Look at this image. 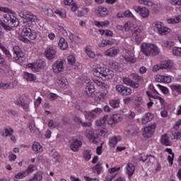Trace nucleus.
Instances as JSON below:
<instances>
[{"mask_svg": "<svg viewBox=\"0 0 181 181\" xmlns=\"http://www.w3.org/2000/svg\"><path fill=\"white\" fill-rule=\"evenodd\" d=\"M160 66H161V70H163V69H170L171 67H173V62L170 61H163L160 64Z\"/></svg>", "mask_w": 181, "mask_h": 181, "instance_id": "473e14b6", "label": "nucleus"}, {"mask_svg": "<svg viewBox=\"0 0 181 181\" xmlns=\"http://www.w3.org/2000/svg\"><path fill=\"white\" fill-rule=\"evenodd\" d=\"M85 52L88 56L90 59H95V52L93 51V48L91 46H86L84 48Z\"/></svg>", "mask_w": 181, "mask_h": 181, "instance_id": "c756f323", "label": "nucleus"}, {"mask_svg": "<svg viewBox=\"0 0 181 181\" xmlns=\"http://www.w3.org/2000/svg\"><path fill=\"white\" fill-rule=\"evenodd\" d=\"M74 121L75 122H77V124H82L83 127H91L92 125L90 122L82 123L81 120L78 117H74Z\"/></svg>", "mask_w": 181, "mask_h": 181, "instance_id": "5fc2aeb1", "label": "nucleus"}, {"mask_svg": "<svg viewBox=\"0 0 181 181\" xmlns=\"http://www.w3.org/2000/svg\"><path fill=\"white\" fill-rule=\"evenodd\" d=\"M95 14L99 18H104V16H107V15H108V9L105 7H98L95 9Z\"/></svg>", "mask_w": 181, "mask_h": 181, "instance_id": "aec40b11", "label": "nucleus"}, {"mask_svg": "<svg viewBox=\"0 0 181 181\" xmlns=\"http://www.w3.org/2000/svg\"><path fill=\"white\" fill-rule=\"evenodd\" d=\"M37 37V33L30 29V27L26 25L23 26L21 32L18 35V39L24 43H29L30 40H35Z\"/></svg>", "mask_w": 181, "mask_h": 181, "instance_id": "7ed1b4c3", "label": "nucleus"}, {"mask_svg": "<svg viewBox=\"0 0 181 181\" xmlns=\"http://www.w3.org/2000/svg\"><path fill=\"white\" fill-rule=\"evenodd\" d=\"M123 83L126 86H129L130 87H133V88H138L139 87V83H134L131 78L126 77L123 78Z\"/></svg>", "mask_w": 181, "mask_h": 181, "instance_id": "b1692460", "label": "nucleus"}, {"mask_svg": "<svg viewBox=\"0 0 181 181\" xmlns=\"http://www.w3.org/2000/svg\"><path fill=\"white\" fill-rule=\"evenodd\" d=\"M56 30L58 33L63 35V36H67V31L64 30V28H63V26L57 25L56 27Z\"/></svg>", "mask_w": 181, "mask_h": 181, "instance_id": "de8ad7c7", "label": "nucleus"}, {"mask_svg": "<svg viewBox=\"0 0 181 181\" xmlns=\"http://www.w3.org/2000/svg\"><path fill=\"white\" fill-rule=\"evenodd\" d=\"M160 142L164 146H172V141L169 139V136H168V134H164L161 136Z\"/></svg>", "mask_w": 181, "mask_h": 181, "instance_id": "c85d7f7f", "label": "nucleus"}, {"mask_svg": "<svg viewBox=\"0 0 181 181\" xmlns=\"http://www.w3.org/2000/svg\"><path fill=\"white\" fill-rule=\"evenodd\" d=\"M13 134V129H12L11 128H8V129H4L2 132H1V135L2 136H11V135H12Z\"/></svg>", "mask_w": 181, "mask_h": 181, "instance_id": "a19ab883", "label": "nucleus"}, {"mask_svg": "<svg viewBox=\"0 0 181 181\" xmlns=\"http://www.w3.org/2000/svg\"><path fill=\"white\" fill-rule=\"evenodd\" d=\"M139 4L145 5L146 6H152L153 5V3L149 0H139Z\"/></svg>", "mask_w": 181, "mask_h": 181, "instance_id": "4d7b16f0", "label": "nucleus"}, {"mask_svg": "<svg viewBox=\"0 0 181 181\" xmlns=\"http://www.w3.org/2000/svg\"><path fill=\"white\" fill-rule=\"evenodd\" d=\"M26 69H30L32 71H40L43 69L42 62L29 63L26 65Z\"/></svg>", "mask_w": 181, "mask_h": 181, "instance_id": "2eb2a0df", "label": "nucleus"}, {"mask_svg": "<svg viewBox=\"0 0 181 181\" xmlns=\"http://www.w3.org/2000/svg\"><path fill=\"white\" fill-rule=\"evenodd\" d=\"M155 129H156V124H152L144 127V132L143 133L144 136L146 138H151L153 134H155Z\"/></svg>", "mask_w": 181, "mask_h": 181, "instance_id": "f8f14e48", "label": "nucleus"}, {"mask_svg": "<svg viewBox=\"0 0 181 181\" xmlns=\"http://www.w3.org/2000/svg\"><path fill=\"white\" fill-rule=\"evenodd\" d=\"M107 115L103 116L102 118L97 119L95 122V124L96 127H104L107 124Z\"/></svg>", "mask_w": 181, "mask_h": 181, "instance_id": "2f4dec72", "label": "nucleus"}, {"mask_svg": "<svg viewBox=\"0 0 181 181\" xmlns=\"http://www.w3.org/2000/svg\"><path fill=\"white\" fill-rule=\"evenodd\" d=\"M170 88L172 91H176L178 94H181V85L179 84H175L171 85Z\"/></svg>", "mask_w": 181, "mask_h": 181, "instance_id": "8fccbe9b", "label": "nucleus"}, {"mask_svg": "<svg viewBox=\"0 0 181 181\" xmlns=\"http://www.w3.org/2000/svg\"><path fill=\"white\" fill-rule=\"evenodd\" d=\"M143 29L144 28H142V26L135 25L134 28H133L132 31L133 37H136L139 35H141V32H142Z\"/></svg>", "mask_w": 181, "mask_h": 181, "instance_id": "c9c22d12", "label": "nucleus"}, {"mask_svg": "<svg viewBox=\"0 0 181 181\" xmlns=\"http://www.w3.org/2000/svg\"><path fill=\"white\" fill-rule=\"evenodd\" d=\"M28 176V173L26 171L20 172L15 175L16 179H23Z\"/></svg>", "mask_w": 181, "mask_h": 181, "instance_id": "864d4df0", "label": "nucleus"}, {"mask_svg": "<svg viewBox=\"0 0 181 181\" xmlns=\"http://www.w3.org/2000/svg\"><path fill=\"white\" fill-rule=\"evenodd\" d=\"M132 9H134L136 13H138L142 19H146V18H149V9L147 8L134 5L133 6Z\"/></svg>", "mask_w": 181, "mask_h": 181, "instance_id": "0eeeda50", "label": "nucleus"}, {"mask_svg": "<svg viewBox=\"0 0 181 181\" xmlns=\"http://www.w3.org/2000/svg\"><path fill=\"white\" fill-rule=\"evenodd\" d=\"M135 172V165H134L133 163H129L126 165V173L128 175L129 177L131 178V177L134 175V173Z\"/></svg>", "mask_w": 181, "mask_h": 181, "instance_id": "5701e85b", "label": "nucleus"}, {"mask_svg": "<svg viewBox=\"0 0 181 181\" xmlns=\"http://www.w3.org/2000/svg\"><path fill=\"white\" fill-rule=\"evenodd\" d=\"M103 113V109L100 107H96L92 111L86 112L85 113V117L87 118V119H89V121H91L94 119L95 117H98L100 114Z\"/></svg>", "mask_w": 181, "mask_h": 181, "instance_id": "6e6552de", "label": "nucleus"}, {"mask_svg": "<svg viewBox=\"0 0 181 181\" xmlns=\"http://www.w3.org/2000/svg\"><path fill=\"white\" fill-rule=\"evenodd\" d=\"M110 104L112 108H118L119 107V100H112Z\"/></svg>", "mask_w": 181, "mask_h": 181, "instance_id": "13d9d810", "label": "nucleus"}, {"mask_svg": "<svg viewBox=\"0 0 181 181\" xmlns=\"http://www.w3.org/2000/svg\"><path fill=\"white\" fill-rule=\"evenodd\" d=\"M118 53H119V49H118L117 47H112L107 49L104 52V55L107 56V57H115V56H117V54H118Z\"/></svg>", "mask_w": 181, "mask_h": 181, "instance_id": "f3484780", "label": "nucleus"}, {"mask_svg": "<svg viewBox=\"0 0 181 181\" xmlns=\"http://www.w3.org/2000/svg\"><path fill=\"white\" fill-rule=\"evenodd\" d=\"M124 28L126 32H131V31L133 32L134 28H135V24L129 21L124 24Z\"/></svg>", "mask_w": 181, "mask_h": 181, "instance_id": "4c0bfd02", "label": "nucleus"}, {"mask_svg": "<svg viewBox=\"0 0 181 181\" xmlns=\"http://www.w3.org/2000/svg\"><path fill=\"white\" fill-rule=\"evenodd\" d=\"M50 160V165H56L57 162H59V153L57 152H54L52 155V157Z\"/></svg>", "mask_w": 181, "mask_h": 181, "instance_id": "ea45409f", "label": "nucleus"}, {"mask_svg": "<svg viewBox=\"0 0 181 181\" xmlns=\"http://www.w3.org/2000/svg\"><path fill=\"white\" fill-rule=\"evenodd\" d=\"M176 43L174 41L172 40H163L162 46L163 47H165V49H172L173 46H175Z\"/></svg>", "mask_w": 181, "mask_h": 181, "instance_id": "f704fd0d", "label": "nucleus"}, {"mask_svg": "<svg viewBox=\"0 0 181 181\" xmlns=\"http://www.w3.org/2000/svg\"><path fill=\"white\" fill-rule=\"evenodd\" d=\"M83 158L85 160H90V159H91V153L88 151H85L83 153Z\"/></svg>", "mask_w": 181, "mask_h": 181, "instance_id": "0e129e2a", "label": "nucleus"}, {"mask_svg": "<svg viewBox=\"0 0 181 181\" xmlns=\"http://www.w3.org/2000/svg\"><path fill=\"white\" fill-rule=\"evenodd\" d=\"M123 59L127 63H135L136 59H135V54L132 51L125 49L123 54Z\"/></svg>", "mask_w": 181, "mask_h": 181, "instance_id": "9b49d317", "label": "nucleus"}, {"mask_svg": "<svg viewBox=\"0 0 181 181\" xmlns=\"http://www.w3.org/2000/svg\"><path fill=\"white\" fill-rule=\"evenodd\" d=\"M93 82L95 83V84H96V86H98L99 87H107V84L103 83V81H99L98 79H93Z\"/></svg>", "mask_w": 181, "mask_h": 181, "instance_id": "e2e57ef3", "label": "nucleus"}, {"mask_svg": "<svg viewBox=\"0 0 181 181\" xmlns=\"http://www.w3.org/2000/svg\"><path fill=\"white\" fill-rule=\"evenodd\" d=\"M170 4L174 6H181V0H170Z\"/></svg>", "mask_w": 181, "mask_h": 181, "instance_id": "774afa93", "label": "nucleus"}, {"mask_svg": "<svg viewBox=\"0 0 181 181\" xmlns=\"http://www.w3.org/2000/svg\"><path fill=\"white\" fill-rule=\"evenodd\" d=\"M110 21H95L94 25L95 26H97V28H107V26H110Z\"/></svg>", "mask_w": 181, "mask_h": 181, "instance_id": "e433bc0d", "label": "nucleus"}, {"mask_svg": "<svg viewBox=\"0 0 181 181\" xmlns=\"http://www.w3.org/2000/svg\"><path fill=\"white\" fill-rule=\"evenodd\" d=\"M159 35H168V33H170V29L167 27H163L161 30H159Z\"/></svg>", "mask_w": 181, "mask_h": 181, "instance_id": "6e6d98bb", "label": "nucleus"}, {"mask_svg": "<svg viewBox=\"0 0 181 181\" xmlns=\"http://www.w3.org/2000/svg\"><path fill=\"white\" fill-rule=\"evenodd\" d=\"M165 152H168L169 153V156H168V161L170 165V166H173V160H175V153L172 151V148H166L165 150Z\"/></svg>", "mask_w": 181, "mask_h": 181, "instance_id": "bb28decb", "label": "nucleus"}, {"mask_svg": "<svg viewBox=\"0 0 181 181\" xmlns=\"http://www.w3.org/2000/svg\"><path fill=\"white\" fill-rule=\"evenodd\" d=\"M85 83L86 84V94H93L94 91H95V89L94 88V84H93V82L90 81V80L86 79L85 81Z\"/></svg>", "mask_w": 181, "mask_h": 181, "instance_id": "4be33fe9", "label": "nucleus"}, {"mask_svg": "<svg viewBox=\"0 0 181 181\" xmlns=\"http://www.w3.org/2000/svg\"><path fill=\"white\" fill-rule=\"evenodd\" d=\"M81 145H83L81 141L76 138H72L70 140V148L71 151H73V152H78V148L80 146H81Z\"/></svg>", "mask_w": 181, "mask_h": 181, "instance_id": "4468645a", "label": "nucleus"}, {"mask_svg": "<svg viewBox=\"0 0 181 181\" xmlns=\"http://www.w3.org/2000/svg\"><path fill=\"white\" fill-rule=\"evenodd\" d=\"M35 169H36V167L35 165H30L26 169L25 173H27V175H29V173H33Z\"/></svg>", "mask_w": 181, "mask_h": 181, "instance_id": "338daca9", "label": "nucleus"}, {"mask_svg": "<svg viewBox=\"0 0 181 181\" xmlns=\"http://www.w3.org/2000/svg\"><path fill=\"white\" fill-rule=\"evenodd\" d=\"M16 86V82L13 80L7 83H0V90H8L9 88H13Z\"/></svg>", "mask_w": 181, "mask_h": 181, "instance_id": "412c9836", "label": "nucleus"}, {"mask_svg": "<svg viewBox=\"0 0 181 181\" xmlns=\"http://www.w3.org/2000/svg\"><path fill=\"white\" fill-rule=\"evenodd\" d=\"M156 81L157 83H171L172 82V78L170 76H162V75H157L156 76Z\"/></svg>", "mask_w": 181, "mask_h": 181, "instance_id": "6ab92c4d", "label": "nucleus"}, {"mask_svg": "<svg viewBox=\"0 0 181 181\" xmlns=\"http://www.w3.org/2000/svg\"><path fill=\"white\" fill-rule=\"evenodd\" d=\"M109 66L111 67V69H113L114 70H119L121 69V65L119 64V63L115 61H111L109 63Z\"/></svg>", "mask_w": 181, "mask_h": 181, "instance_id": "37998d69", "label": "nucleus"}, {"mask_svg": "<svg viewBox=\"0 0 181 181\" xmlns=\"http://www.w3.org/2000/svg\"><path fill=\"white\" fill-rule=\"evenodd\" d=\"M108 131L107 129H102L100 130L88 129L85 132V136L92 142V144H97L98 142V136H105Z\"/></svg>", "mask_w": 181, "mask_h": 181, "instance_id": "39448f33", "label": "nucleus"}, {"mask_svg": "<svg viewBox=\"0 0 181 181\" xmlns=\"http://www.w3.org/2000/svg\"><path fill=\"white\" fill-rule=\"evenodd\" d=\"M23 78L26 80V81H36V75L33 74H30L29 72H24Z\"/></svg>", "mask_w": 181, "mask_h": 181, "instance_id": "7c9ffc66", "label": "nucleus"}, {"mask_svg": "<svg viewBox=\"0 0 181 181\" xmlns=\"http://www.w3.org/2000/svg\"><path fill=\"white\" fill-rule=\"evenodd\" d=\"M69 64H71L74 69H76V57L74 55H69L67 57Z\"/></svg>", "mask_w": 181, "mask_h": 181, "instance_id": "79ce46f5", "label": "nucleus"}, {"mask_svg": "<svg viewBox=\"0 0 181 181\" xmlns=\"http://www.w3.org/2000/svg\"><path fill=\"white\" fill-rule=\"evenodd\" d=\"M56 53H57V52L56 51L54 45H49L45 52V56L49 59V60L54 59V57H56Z\"/></svg>", "mask_w": 181, "mask_h": 181, "instance_id": "ddd939ff", "label": "nucleus"}, {"mask_svg": "<svg viewBox=\"0 0 181 181\" xmlns=\"http://www.w3.org/2000/svg\"><path fill=\"white\" fill-rule=\"evenodd\" d=\"M134 104H135L136 105H142V104H144V99H142V97H141V96H137V97L135 98Z\"/></svg>", "mask_w": 181, "mask_h": 181, "instance_id": "052dcab7", "label": "nucleus"}, {"mask_svg": "<svg viewBox=\"0 0 181 181\" xmlns=\"http://www.w3.org/2000/svg\"><path fill=\"white\" fill-rule=\"evenodd\" d=\"M122 121V117L121 115L115 114L110 117H107V122L110 127H115L118 122H121Z\"/></svg>", "mask_w": 181, "mask_h": 181, "instance_id": "9d476101", "label": "nucleus"}, {"mask_svg": "<svg viewBox=\"0 0 181 181\" xmlns=\"http://www.w3.org/2000/svg\"><path fill=\"white\" fill-rule=\"evenodd\" d=\"M43 180V173H37L34 175L33 178L28 180V181H42Z\"/></svg>", "mask_w": 181, "mask_h": 181, "instance_id": "58836bf2", "label": "nucleus"}, {"mask_svg": "<svg viewBox=\"0 0 181 181\" xmlns=\"http://www.w3.org/2000/svg\"><path fill=\"white\" fill-rule=\"evenodd\" d=\"M58 47L61 50H67L69 49V43L63 37H61L58 42Z\"/></svg>", "mask_w": 181, "mask_h": 181, "instance_id": "cd10ccee", "label": "nucleus"}, {"mask_svg": "<svg viewBox=\"0 0 181 181\" xmlns=\"http://www.w3.org/2000/svg\"><path fill=\"white\" fill-rule=\"evenodd\" d=\"M157 87L160 88V90L162 91V93H163V94H168V93H169V89L162 85L158 84Z\"/></svg>", "mask_w": 181, "mask_h": 181, "instance_id": "69168bd1", "label": "nucleus"}, {"mask_svg": "<svg viewBox=\"0 0 181 181\" xmlns=\"http://www.w3.org/2000/svg\"><path fill=\"white\" fill-rule=\"evenodd\" d=\"M122 139V138L120 136H115L110 138L109 141V146H110V148H115L117 144L121 141Z\"/></svg>", "mask_w": 181, "mask_h": 181, "instance_id": "393cba45", "label": "nucleus"}, {"mask_svg": "<svg viewBox=\"0 0 181 181\" xmlns=\"http://www.w3.org/2000/svg\"><path fill=\"white\" fill-rule=\"evenodd\" d=\"M18 15L20 18H22L24 26H28V28H32L34 23L38 21L37 16L30 11H20Z\"/></svg>", "mask_w": 181, "mask_h": 181, "instance_id": "423d86ee", "label": "nucleus"}, {"mask_svg": "<svg viewBox=\"0 0 181 181\" xmlns=\"http://www.w3.org/2000/svg\"><path fill=\"white\" fill-rule=\"evenodd\" d=\"M14 53L17 56L16 62L18 63H22L25 60V53L19 49V47H14Z\"/></svg>", "mask_w": 181, "mask_h": 181, "instance_id": "a211bd4d", "label": "nucleus"}, {"mask_svg": "<svg viewBox=\"0 0 181 181\" xmlns=\"http://www.w3.org/2000/svg\"><path fill=\"white\" fill-rule=\"evenodd\" d=\"M180 21H181L180 16H177L175 18L167 19L168 23H170V24L180 23Z\"/></svg>", "mask_w": 181, "mask_h": 181, "instance_id": "a18cd8bd", "label": "nucleus"}, {"mask_svg": "<svg viewBox=\"0 0 181 181\" xmlns=\"http://www.w3.org/2000/svg\"><path fill=\"white\" fill-rule=\"evenodd\" d=\"M52 70L56 74L64 71V61L58 60L52 64Z\"/></svg>", "mask_w": 181, "mask_h": 181, "instance_id": "1a4fd4ad", "label": "nucleus"}, {"mask_svg": "<svg viewBox=\"0 0 181 181\" xmlns=\"http://www.w3.org/2000/svg\"><path fill=\"white\" fill-rule=\"evenodd\" d=\"M32 150L35 153H42L43 152V147L40 145V143L35 141L32 146Z\"/></svg>", "mask_w": 181, "mask_h": 181, "instance_id": "a878e982", "label": "nucleus"}, {"mask_svg": "<svg viewBox=\"0 0 181 181\" xmlns=\"http://www.w3.org/2000/svg\"><path fill=\"white\" fill-rule=\"evenodd\" d=\"M112 42L109 40H103L100 43L98 44L99 47H105V46H111Z\"/></svg>", "mask_w": 181, "mask_h": 181, "instance_id": "c03bdc74", "label": "nucleus"}, {"mask_svg": "<svg viewBox=\"0 0 181 181\" xmlns=\"http://www.w3.org/2000/svg\"><path fill=\"white\" fill-rule=\"evenodd\" d=\"M141 50L147 57L156 56L160 53L159 47L152 43L143 42L141 45Z\"/></svg>", "mask_w": 181, "mask_h": 181, "instance_id": "20e7f679", "label": "nucleus"}, {"mask_svg": "<svg viewBox=\"0 0 181 181\" xmlns=\"http://www.w3.org/2000/svg\"><path fill=\"white\" fill-rule=\"evenodd\" d=\"M124 18H130L133 21H136V17L134 16L132 11L127 10L124 11Z\"/></svg>", "mask_w": 181, "mask_h": 181, "instance_id": "3c124183", "label": "nucleus"}, {"mask_svg": "<svg viewBox=\"0 0 181 181\" xmlns=\"http://www.w3.org/2000/svg\"><path fill=\"white\" fill-rule=\"evenodd\" d=\"M173 56H177V57H181V47H175L173 49Z\"/></svg>", "mask_w": 181, "mask_h": 181, "instance_id": "603ef678", "label": "nucleus"}, {"mask_svg": "<svg viewBox=\"0 0 181 181\" xmlns=\"http://www.w3.org/2000/svg\"><path fill=\"white\" fill-rule=\"evenodd\" d=\"M29 129L31 134H36L37 132V127H36L35 122L29 123Z\"/></svg>", "mask_w": 181, "mask_h": 181, "instance_id": "09e8293b", "label": "nucleus"}, {"mask_svg": "<svg viewBox=\"0 0 181 181\" xmlns=\"http://www.w3.org/2000/svg\"><path fill=\"white\" fill-rule=\"evenodd\" d=\"M152 119H153V115L146 113L141 119V124H148V122H149V121H152Z\"/></svg>", "mask_w": 181, "mask_h": 181, "instance_id": "72a5a7b5", "label": "nucleus"}, {"mask_svg": "<svg viewBox=\"0 0 181 181\" xmlns=\"http://www.w3.org/2000/svg\"><path fill=\"white\" fill-rule=\"evenodd\" d=\"M124 88H125V86L121 84H118L115 87V90L117 93H119V94H122L124 91Z\"/></svg>", "mask_w": 181, "mask_h": 181, "instance_id": "680f3d73", "label": "nucleus"}, {"mask_svg": "<svg viewBox=\"0 0 181 181\" xmlns=\"http://www.w3.org/2000/svg\"><path fill=\"white\" fill-rule=\"evenodd\" d=\"M93 75L103 81L111 80L114 77V71L104 66H96L92 69Z\"/></svg>", "mask_w": 181, "mask_h": 181, "instance_id": "f03ea898", "label": "nucleus"}, {"mask_svg": "<svg viewBox=\"0 0 181 181\" xmlns=\"http://www.w3.org/2000/svg\"><path fill=\"white\" fill-rule=\"evenodd\" d=\"M0 12L3 15V21L0 20V26L6 32H11L14 26L19 25V20L13 15V11L8 7L0 6Z\"/></svg>", "mask_w": 181, "mask_h": 181, "instance_id": "f257e3e1", "label": "nucleus"}, {"mask_svg": "<svg viewBox=\"0 0 181 181\" xmlns=\"http://www.w3.org/2000/svg\"><path fill=\"white\" fill-rule=\"evenodd\" d=\"M56 83L61 88H67L69 87V81L64 76H58Z\"/></svg>", "mask_w": 181, "mask_h": 181, "instance_id": "dca6fc26", "label": "nucleus"}, {"mask_svg": "<svg viewBox=\"0 0 181 181\" xmlns=\"http://www.w3.org/2000/svg\"><path fill=\"white\" fill-rule=\"evenodd\" d=\"M131 94H132V90H131V88L124 86L122 95H131Z\"/></svg>", "mask_w": 181, "mask_h": 181, "instance_id": "bf43d9fd", "label": "nucleus"}, {"mask_svg": "<svg viewBox=\"0 0 181 181\" xmlns=\"http://www.w3.org/2000/svg\"><path fill=\"white\" fill-rule=\"evenodd\" d=\"M99 33L100 35H105V36H108L109 37H112V35H114L112 31L110 30H100Z\"/></svg>", "mask_w": 181, "mask_h": 181, "instance_id": "49530a36", "label": "nucleus"}]
</instances>
